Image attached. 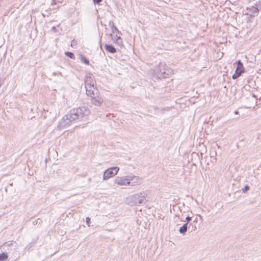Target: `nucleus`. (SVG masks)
<instances>
[{"mask_svg": "<svg viewBox=\"0 0 261 261\" xmlns=\"http://www.w3.org/2000/svg\"><path fill=\"white\" fill-rule=\"evenodd\" d=\"M54 75H56V74H57V73H54ZM58 74H59V75H62V73H61V72H59V73H58Z\"/></svg>", "mask_w": 261, "mask_h": 261, "instance_id": "28", "label": "nucleus"}, {"mask_svg": "<svg viewBox=\"0 0 261 261\" xmlns=\"http://www.w3.org/2000/svg\"><path fill=\"white\" fill-rule=\"evenodd\" d=\"M259 53H261V48L260 49V50H259Z\"/></svg>", "mask_w": 261, "mask_h": 261, "instance_id": "31", "label": "nucleus"}, {"mask_svg": "<svg viewBox=\"0 0 261 261\" xmlns=\"http://www.w3.org/2000/svg\"><path fill=\"white\" fill-rule=\"evenodd\" d=\"M65 55L70 58V59H75V56L73 54V53H71V52H69V51H65Z\"/></svg>", "mask_w": 261, "mask_h": 261, "instance_id": "17", "label": "nucleus"}, {"mask_svg": "<svg viewBox=\"0 0 261 261\" xmlns=\"http://www.w3.org/2000/svg\"><path fill=\"white\" fill-rule=\"evenodd\" d=\"M53 4H55V3L54 2V1H53V2L51 3V5H53Z\"/></svg>", "mask_w": 261, "mask_h": 261, "instance_id": "30", "label": "nucleus"}, {"mask_svg": "<svg viewBox=\"0 0 261 261\" xmlns=\"http://www.w3.org/2000/svg\"><path fill=\"white\" fill-rule=\"evenodd\" d=\"M76 45H77V41L73 39L71 42V44H70L71 46L72 47H75Z\"/></svg>", "mask_w": 261, "mask_h": 261, "instance_id": "20", "label": "nucleus"}, {"mask_svg": "<svg viewBox=\"0 0 261 261\" xmlns=\"http://www.w3.org/2000/svg\"><path fill=\"white\" fill-rule=\"evenodd\" d=\"M86 222L87 225L89 226L90 224L91 223V219L89 217H86Z\"/></svg>", "mask_w": 261, "mask_h": 261, "instance_id": "22", "label": "nucleus"}, {"mask_svg": "<svg viewBox=\"0 0 261 261\" xmlns=\"http://www.w3.org/2000/svg\"><path fill=\"white\" fill-rule=\"evenodd\" d=\"M234 113H235V114H238V111H235V112H234Z\"/></svg>", "mask_w": 261, "mask_h": 261, "instance_id": "29", "label": "nucleus"}, {"mask_svg": "<svg viewBox=\"0 0 261 261\" xmlns=\"http://www.w3.org/2000/svg\"><path fill=\"white\" fill-rule=\"evenodd\" d=\"M8 257V255L6 252H3L0 253V261H4L6 260Z\"/></svg>", "mask_w": 261, "mask_h": 261, "instance_id": "16", "label": "nucleus"}, {"mask_svg": "<svg viewBox=\"0 0 261 261\" xmlns=\"http://www.w3.org/2000/svg\"><path fill=\"white\" fill-rule=\"evenodd\" d=\"M154 70V73L160 79L168 77L171 72L170 69L164 63H160L159 66L155 67Z\"/></svg>", "mask_w": 261, "mask_h": 261, "instance_id": "4", "label": "nucleus"}, {"mask_svg": "<svg viewBox=\"0 0 261 261\" xmlns=\"http://www.w3.org/2000/svg\"><path fill=\"white\" fill-rule=\"evenodd\" d=\"M250 189V187L248 185H246L244 188L242 189L243 193H246L247 191H248Z\"/></svg>", "mask_w": 261, "mask_h": 261, "instance_id": "21", "label": "nucleus"}, {"mask_svg": "<svg viewBox=\"0 0 261 261\" xmlns=\"http://www.w3.org/2000/svg\"><path fill=\"white\" fill-rule=\"evenodd\" d=\"M116 41L115 43L117 44L119 46H123V41L120 36H118L117 35H116Z\"/></svg>", "mask_w": 261, "mask_h": 261, "instance_id": "15", "label": "nucleus"}, {"mask_svg": "<svg viewBox=\"0 0 261 261\" xmlns=\"http://www.w3.org/2000/svg\"><path fill=\"white\" fill-rule=\"evenodd\" d=\"M237 65V68L235 70L234 73L232 75V78L233 80L237 79L241 75L245 72V68L243 66V63L241 60H238L236 62Z\"/></svg>", "mask_w": 261, "mask_h": 261, "instance_id": "6", "label": "nucleus"}, {"mask_svg": "<svg viewBox=\"0 0 261 261\" xmlns=\"http://www.w3.org/2000/svg\"><path fill=\"white\" fill-rule=\"evenodd\" d=\"M256 6L258 7L259 9L261 10V2L259 1L256 4Z\"/></svg>", "mask_w": 261, "mask_h": 261, "instance_id": "25", "label": "nucleus"}, {"mask_svg": "<svg viewBox=\"0 0 261 261\" xmlns=\"http://www.w3.org/2000/svg\"><path fill=\"white\" fill-rule=\"evenodd\" d=\"M93 2L95 4H99L102 0H93Z\"/></svg>", "mask_w": 261, "mask_h": 261, "instance_id": "24", "label": "nucleus"}, {"mask_svg": "<svg viewBox=\"0 0 261 261\" xmlns=\"http://www.w3.org/2000/svg\"><path fill=\"white\" fill-rule=\"evenodd\" d=\"M101 38H102V35L99 37V43H100V46L101 48Z\"/></svg>", "mask_w": 261, "mask_h": 261, "instance_id": "26", "label": "nucleus"}, {"mask_svg": "<svg viewBox=\"0 0 261 261\" xmlns=\"http://www.w3.org/2000/svg\"><path fill=\"white\" fill-rule=\"evenodd\" d=\"M187 228H188V224H187V223H185L182 225V226L181 227H180L179 228V232H180V233L184 235L187 232Z\"/></svg>", "mask_w": 261, "mask_h": 261, "instance_id": "13", "label": "nucleus"}, {"mask_svg": "<svg viewBox=\"0 0 261 261\" xmlns=\"http://www.w3.org/2000/svg\"><path fill=\"white\" fill-rule=\"evenodd\" d=\"M95 82L94 79L90 75L86 76L85 80V86L89 87L95 86Z\"/></svg>", "mask_w": 261, "mask_h": 261, "instance_id": "8", "label": "nucleus"}, {"mask_svg": "<svg viewBox=\"0 0 261 261\" xmlns=\"http://www.w3.org/2000/svg\"><path fill=\"white\" fill-rule=\"evenodd\" d=\"M110 25L111 27L112 33H115V32H118L117 28L114 26L113 22H112V23L110 22Z\"/></svg>", "mask_w": 261, "mask_h": 261, "instance_id": "18", "label": "nucleus"}, {"mask_svg": "<svg viewBox=\"0 0 261 261\" xmlns=\"http://www.w3.org/2000/svg\"><path fill=\"white\" fill-rule=\"evenodd\" d=\"M114 34H112V33H110V35L111 36V37L112 38H113V37H115V36H114Z\"/></svg>", "mask_w": 261, "mask_h": 261, "instance_id": "27", "label": "nucleus"}, {"mask_svg": "<svg viewBox=\"0 0 261 261\" xmlns=\"http://www.w3.org/2000/svg\"><path fill=\"white\" fill-rule=\"evenodd\" d=\"M42 222V221L40 219H38L37 220H35L33 222V224L34 225H39L40 224H41Z\"/></svg>", "mask_w": 261, "mask_h": 261, "instance_id": "19", "label": "nucleus"}, {"mask_svg": "<svg viewBox=\"0 0 261 261\" xmlns=\"http://www.w3.org/2000/svg\"><path fill=\"white\" fill-rule=\"evenodd\" d=\"M259 8L258 7L256 6L255 5V6H252L250 8V11H251V13H250L249 15L251 16H254L255 14H257L259 11Z\"/></svg>", "mask_w": 261, "mask_h": 261, "instance_id": "11", "label": "nucleus"}, {"mask_svg": "<svg viewBox=\"0 0 261 261\" xmlns=\"http://www.w3.org/2000/svg\"><path fill=\"white\" fill-rule=\"evenodd\" d=\"M86 94L91 97V102L96 106H100L103 102V99L98 92V89L95 86L85 87Z\"/></svg>", "mask_w": 261, "mask_h": 261, "instance_id": "2", "label": "nucleus"}, {"mask_svg": "<svg viewBox=\"0 0 261 261\" xmlns=\"http://www.w3.org/2000/svg\"><path fill=\"white\" fill-rule=\"evenodd\" d=\"M80 59L83 63L86 65H89V61L85 56L80 55Z\"/></svg>", "mask_w": 261, "mask_h": 261, "instance_id": "14", "label": "nucleus"}, {"mask_svg": "<svg viewBox=\"0 0 261 261\" xmlns=\"http://www.w3.org/2000/svg\"><path fill=\"white\" fill-rule=\"evenodd\" d=\"M105 48L107 51L111 54H115L117 52L116 49L112 44H105Z\"/></svg>", "mask_w": 261, "mask_h": 261, "instance_id": "9", "label": "nucleus"}, {"mask_svg": "<svg viewBox=\"0 0 261 261\" xmlns=\"http://www.w3.org/2000/svg\"><path fill=\"white\" fill-rule=\"evenodd\" d=\"M146 196L147 194L144 192L130 196L127 198L128 204L133 206L145 203V201H147L145 199Z\"/></svg>", "mask_w": 261, "mask_h": 261, "instance_id": "3", "label": "nucleus"}, {"mask_svg": "<svg viewBox=\"0 0 261 261\" xmlns=\"http://www.w3.org/2000/svg\"><path fill=\"white\" fill-rule=\"evenodd\" d=\"M127 178L129 181L131 182V184H134V186L135 184L138 182V177L135 176H127Z\"/></svg>", "mask_w": 261, "mask_h": 261, "instance_id": "12", "label": "nucleus"}, {"mask_svg": "<svg viewBox=\"0 0 261 261\" xmlns=\"http://www.w3.org/2000/svg\"><path fill=\"white\" fill-rule=\"evenodd\" d=\"M114 182L121 186H134V184H131V182L128 180L126 176L125 177H116L114 180Z\"/></svg>", "mask_w": 261, "mask_h": 261, "instance_id": "7", "label": "nucleus"}, {"mask_svg": "<svg viewBox=\"0 0 261 261\" xmlns=\"http://www.w3.org/2000/svg\"><path fill=\"white\" fill-rule=\"evenodd\" d=\"M191 220H192V217H191L187 216L186 218V221H187L186 223H187V224L188 225V223L191 221Z\"/></svg>", "mask_w": 261, "mask_h": 261, "instance_id": "23", "label": "nucleus"}, {"mask_svg": "<svg viewBox=\"0 0 261 261\" xmlns=\"http://www.w3.org/2000/svg\"><path fill=\"white\" fill-rule=\"evenodd\" d=\"M90 113V110L85 106L72 109L62 118L59 126L60 127H65L76 120L85 121Z\"/></svg>", "mask_w": 261, "mask_h": 261, "instance_id": "1", "label": "nucleus"}, {"mask_svg": "<svg viewBox=\"0 0 261 261\" xmlns=\"http://www.w3.org/2000/svg\"><path fill=\"white\" fill-rule=\"evenodd\" d=\"M37 240H35L34 241H33L32 242L29 243L27 246L25 247V250H27L28 252H30L32 250V248L35 246V245L36 244Z\"/></svg>", "mask_w": 261, "mask_h": 261, "instance_id": "10", "label": "nucleus"}, {"mask_svg": "<svg viewBox=\"0 0 261 261\" xmlns=\"http://www.w3.org/2000/svg\"><path fill=\"white\" fill-rule=\"evenodd\" d=\"M119 170V168L118 167H113L106 170L103 173V179L106 180L113 177L117 174Z\"/></svg>", "mask_w": 261, "mask_h": 261, "instance_id": "5", "label": "nucleus"}, {"mask_svg": "<svg viewBox=\"0 0 261 261\" xmlns=\"http://www.w3.org/2000/svg\"><path fill=\"white\" fill-rule=\"evenodd\" d=\"M235 36H236V37H238L237 34H236Z\"/></svg>", "mask_w": 261, "mask_h": 261, "instance_id": "32", "label": "nucleus"}]
</instances>
